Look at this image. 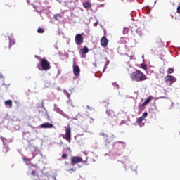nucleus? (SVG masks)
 <instances>
[{"label": "nucleus", "mask_w": 180, "mask_h": 180, "mask_svg": "<svg viewBox=\"0 0 180 180\" xmlns=\"http://www.w3.org/2000/svg\"><path fill=\"white\" fill-rule=\"evenodd\" d=\"M131 79L135 81V82H143V81H147L148 78L147 76L143 73V72L136 70L135 72L130 75Z\"/></svg>", "instance_id": "1"}, {"label": "nucleus", "mask_w": 180, "mask_h": 180, "mask_svg": "<svg viewBox=\"0 0 180 180\" xmlns=\"http://www.w3.org/2000/svg\"><path fill=\"white\" fill-rule=\"evenodd\" d=\"M40 65L41 69L39 68V70H44V71H49L51 68L50 65V62L47 60V59H41L40 60Z\"/></svg>", "instance_id": "2"}, {"label": "nucleus", "mask_w": 180, "mask_h": 180, "mask_svg": "<svg viewBox=\"0 0 180 180\" xmlns=\"http://www.w3.org/2000/svg\"><path fill=\"white\" fill-rule=\"evenodd\" d=\"M75 40L76 44L77 46H80V44H82V43H84V37H82V34H77L75 36Z\"/></svg>", "instance_id": "3"}, {"label": "nucleus", "mask_w": 180, "mask_h": 180, "mask_svg": "<svg viewBox=\"0 0 180 180\" xmlns=\"http://www.w3.org/2000/svg\"><path fill=\"white\" fill-rule=\"evenodd\" d=\"M65 135H63V138L67 141H71V128L65 127Z\"/></svg>", "instance_id": "4"}, {"label": "nucleus", "mask_w": 180, "mask_h": 180, "mask_svg": "<svg viewBox=\"0 0 180 180\" xmlns=\"http://www.w3.org/2000/svg\"><path fill=\"white\" fill-rule=\"evenodd\" d=\"M151 99H153V96H150L148 99L145 101L143 103H142L141 105L139 106V109L141 110L144 109V106H147L150 102H151Z\"/></svg>", "instance_id": "5"}, {"label": "nucleus", "mask_w": 180, "mask_h": 180, "mask_svg": "<svg viewBox=\"0 0 180 180\" xmlns=\"http://www.w3.org/2000/svg\"><path fill=\"white\" fill-rule=\"evenodd\" d=\"M83 161L82 158L78 156L72 157L71 159L72 164H78L79 162H82Z\"/></svg>", "instance_id": "6"}, {"label": "nucleus", "mask_w": 180, "mask_h": 180, "mask_svg": "<svg viewBox=\"0 0 180 180\" xmlns=\"http://www.w3.org/2000/svg\"><path fill=\"white\" fill-rule=\"evenodd\" d=\"M101 44L102 47H106V46L109 44V40L108 39V38H106V37L104 36L101 38Z\"/></svg>", "instance_id": "7"}, {"label": "nucleus", "mask_w": 180, "mask_h": 180, "mask_svg": "<svg viewBox=\"0 0 180 180\" xmlns=\"http://www.w3.org/2000/svg\"><path fill=\"white\" fill-rule=\"evenodd\" d=\"M73 72L76 77H78L81 73V69H79V66H78V65H73Z\"/></svg>", "instance_id": "8"}, {"label": "nucleus", "mask_w": 180, "mask_h": 180, "mask_svg": "<svg viewBox=\"0 0 180 180\" xmlns=\"http://www.w3.org/2000/svg\"><path fill=\"white\" fill-rule=\"evenodd\" d=\"M165 82H166V84H168V82L172 84V82H175V77H174V76L167 75L165 77Z\"/></svg>", "instance_id": "9"}, {"label": "nucleus", "mask_w": 180, "mask_h": 180, "mask_svg": "<svg viewBox=\"0 0 180 180\" xmlns=\"http://www.w3.org/2000/svg\"><path fill=\"white\" fill-rule=\"evenodd\" d=\"M41 129H51L53 127V124L51 123H44L40 125Z\"/></svg>", "instance_id": "10"}, {"label": "nucleus", "mask_w": 180, "mask_h": 180, "mask_svg": "<svg viewBox=\"0 0 180 180\" xmlns=\"http://www.w3.org/2000/svg\"><path fill=\"white\" fill-rule=\"evenodd\" d=\"M80 53L81 54H87V53H89V49H88V47L84 46V48H82L80 49Z\"/></svg>", "instance_id": "11"}, {"label": "nucleus", "mask_w": 180, "mask_h": 180, "mask_svg": "<svg viewBox=\"0 0 180 180\" xmlns=\"http://www.w3.org/2000/svg\"><path fill=\"white\" fill-rule=\"evenodd\" d=\"M106 113L108 116H110V117H113L116 116V115L115 114V111H113L112 110H107Z\"/></svg>", "instance_id": "12"}, {"label": "nucleus", "mask_w": 180, "mask_h": 180, "mask_svg": "<svg viewBox=\"0 0 180 180\" xmlns=\"http://www.w3.org/2000/svg\"><path fill=\"white\" fill-rule=\"evenodd\" d=\"M101 136H102L103 139H104L105 141H108V139H109V136H108V134L105 133V132H101L99 134Z\"/></svg>", "instance_id": "13"}, {"label": "nucleus", "mask_w": 180, "mask_h": 180, "mask_svg": "<svg viewBox=\"0 0 180 180\" xmlns=\"http://www.w3.org/2000/svg\"><path fill=\"white\" fill-rule=\"evenodd\" d=\"M83 6L85 9H89V8H91V3L86 1L83 3Z\"/></svg>", "instance_id": "14"}, {"label": "nucleus", "mask_w": 180, "mask_h": 180, "mask_svg": "<svg viewBox=\"0 0 180 180\" xmlns=\"http://www.w3.org/2000/svg\"><path fill=\"white\" fill-rule=\"evenodd\" d=\"M10 42H9V49H11V47H12V46H15V44H16V41H15V39H9Z\"/></svg>", "instance_id": "15"}, {"label": "nucleus", "mask_w": 180, "mask_h": 180, "mask_svg": "<svg viewBox=\"0 0 180 180\" xmlns=\"http://www.w3.org/2000/svg\"><path fill=\"white\" fill-rule=\"evenodd\" d=\"M6 106H8V108H12V100H8L5 102Z\"/></svg>", "instance_id": "16"}, {"label": "nucleus", "mask_w": 180, "mask_h": 180, "mask_svg": "<svg viewBox=\"0 0 180 180\" xmlns=\"http://www.w3.org/2000/svg\"><path fill=\"white\" fill-rule=\"evenodd\" d=\"M54 19H56V20H60L61 19V15L56 14L54 15Z\"/></svg>", "instance_id": "17"}, {"label": "nucleus", "mask_w": 180, "mask_h": 180, "mask_svg": "<svg viewBox=\"0 0 180 180\" xmlns=\"http://www.w3.org/2000/svg\"><path fill=\"white\" fill-rule=\"evenodd\" d=\"M174 68H170L167 70V74H174Z\"/></svg>", "instance_id": "18"}, {"label": "nucleus", "mask_w": 180, "mask_h": 180, "mask_svg": "<svg viewBox=\"0 0 180 180\" xmlns=\"http://www.w3.org/2000/svg\"><path fill=\"white\" fill-rule=\"evenodd\" d=\"M144 120L141 117L139 118H138L136 120V123H138L139 124H140V123H141V122H143Z\"/></svg>", "instance_id": "19"}, {"label": "nucleus", "mask_w": 180, "mask_h": 180, "mask_svg": "<svg viewBox=\"0 0 180 180\" xmlns=\"http://www.w3.org/2000/svg\"><path fill=\"white\" fill-rule=\"evenodd\" d=\"M37 32L38 33H44V29L39 27L37 30Z\"/></svg>", "instance_id": "20"}, {"label": "nucleus", "mask_w": 180, "mask_h": 180, "mask_svg": "<svg viewBox=\"0 0 180 180\" xmlns=\"http://www.w3.org/2000/svg\"><path fill=\"white\" fill-rule=\"evenodd\" d=\"M147 116H148V113L147 112H145L143 115L141 116V117L145 120L146 117H147Z\"/></svg>", "instance_id": "21"}, {"label": "nucleus", "mask_w": 180, "mask_h": 180, "mask_svg": "<svg viewBox=\"0 0 180 180\" xmlns=\"http://www.w3.org/2000/svg\"><path fill=\"white\" fill-rule=\"evenodd\" d=\"M23 161H25V162H30L31 160L29 158H22Z\"/></svg>", "instance_id": "22"}, {"label": "nucleus", "mask_w": 180, "mask_h": 180, "mask_svg": "<svg viewBox=\"0 0 180 180\" xmlns=\"http://www.w3.org/2000/svg\"><path fill=\"white\" fill-rule=\"evenodd\" d=\"M141 68H143V70H147V65H146V64H142V65H141Z\"/></svg>", "instance_id": "23"}, {"label": "nucleus", "mask_w": 180, "mask_h": 180, "mask_svg": "<svg viewBox=\"0 0 180 180\" xmlns=\"http://www.w3.org/2000/svg\"><path fill=\"white\" fill-rule=\"evenodd\" d=\"M68 157V155L67 154H63L62 155V158H63V160H67Z\"/></svg>", "instance_id": "24"}, {"label": "nucleus", "mask_w": 180, "mask_h": 180, "mask_svg": "<svg viewBox=\"0 0 180 180\" xmlns=\"http://www.w3.org/2000/svg\"><path fill=\"white\" fill-rule=\"evenodd\" d=\"M4 150H6V151L4 152L5 153H8L9 151V147L4 146Z\"/></svg>", "instance_id": "25"}, {"label": "nucleus", "mask_w": 180, "mask_h": 180, "mask_svg": "<svg viewBox=\"0 0 180 180\" xmlns=\"http://www.w3.org/2000/svg\"><path fill=\"white\" fill-rule=\"evenodd\" d=\"M32 175H36V171L32 170Z\"/></svg>", "instance_id": "26"}, {"label": "nucleus", "mask_w": 180, "mask_h": 180, "mask_svg": "<svg viewBox=\"0 0 180 180\" xmlns=\"http://www.w3.org/2000/svg\"><path fill=\"white\" fill-rule=\"evenodd\" d=\"M177 13H180V6L177 8Z\"/></svg>", "instance_id": "27"}, {"label": "nucleus", "mask_w": 180, "mask_h": 180, "mask_svg": "<svg viewBox=\"0 0 180 180\" xmlns=\"http://www.w3.org/2000/svg\"><path fill=\"white\" fill-rule=\"evenodd\" d=\"M94 119L93 118H90V123H92V122H94Z\"/></svg>", "instance_id": "28"}, {"label": "nucleus", "mask_w": 180, "mask_h": 180, "mask_svg": "<svg viewBox=\"0 0 180 180\" xmlns=\"http://www.w3.org/2000/svg\"><path fill=\"white\" fill-rule=\"evenodd\" d=\"M82 55L83 58H85V57H86V55H85V54H82Z\"/></svg>", "instance_id": "29"}, {"label": "nucleus", "mask_w": 180, "mask_h": 180, "mask_svg": "<svg viewBox=\"0 0 180 180\" xmlns=\"http://www.w3.org/2000/svg\"><path fill=\"white\" fill-rule=\"evenodd\" d=\"M108 64H109V60H108V61H107V63H106V65H108Z\"/></svg>", "instance_id": "30"}, {"label": "nucleus", "mask_w": 180, "mask_h": 180, "mask_svg": "<svg viewBox=\"0 0 180 180\" xmlns=\"http://www.w3.org/2000/svg\"><path fill=\"white\" fill-rule=\"evenodd\" d=\"M101 1H102V2L105 1V0H101Z\"/></svg>", "instance_id": "31"}]
</instances>
